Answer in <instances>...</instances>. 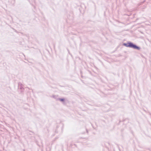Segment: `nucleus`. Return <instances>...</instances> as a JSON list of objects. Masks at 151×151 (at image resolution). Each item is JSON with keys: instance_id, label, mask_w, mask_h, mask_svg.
<instances>
[{"instance_id": "obj_1", "label": "nucleus", "mask_w": 151, "mask_h": 151, "mask_svg": "<svg viewBox=\"0 0 151 151\" xmlns=\"http://www.w3.org/2000/svg\"><path fill=\"white\" fill-rule=\"evenodd\" d=\"M124 45L127 47H130L134 49L138 50L139 49V47H137L136 45L133 44L131 42H129L127 44L124 43Z\"/></svg>"}, {"instance_id": "obj_2", "label": "nucleus", "mask_w": 151, "mask_h": 151, "mask_svg": "<svg viewBox=\"0 0 151 151\" xmlns=\"http://www.w3.org/2000/svg\"><path fill=\"white\" fill-rule=\"evenodd\" d=\"M60 101H64V99H60Z\"/></svg>"}]
</instances>
